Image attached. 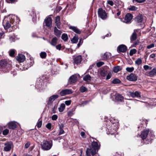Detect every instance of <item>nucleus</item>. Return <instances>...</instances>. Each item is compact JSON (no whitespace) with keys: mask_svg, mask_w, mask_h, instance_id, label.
<instances>
[{"mask_svg":"<svg viewBox=\"0 0 156 156\" xmlns=\"http://www.w3.org/2000/svg\"><path fill=\"white\" fill-rule=\"evenodd\" d=\"M20 21V19L17 16L12 15L9 17V20L4 21L3 25L5 30L11 27L14 30L17 28Z\"/></svg>","mask_w":156,"mask_h":156,"instance_id":"nucleus-1","label":"nucleus"},{"mask_svg":"<svg viewBox=\"0 0 156 156\" xmlns=\"http://www.w3.org/2000/svg\"><path fill=\"white\" fill-rule=\"evenodd\" d=\"M99 146L97 142H93L92 143V147L87 148L86 151V156H90V154L94 155L96 153V150L99 149Z\"/></svg>","mask_w":156,"mask_h":156,"instance_id":"nucleus-2","label":"nucleus"},{"mask_svg":"<svg viewBox=\"0 0 156 156\" xmlns=\"http://www.w3.org/2000/svg\"><path fill=\"white\" fill-rule=\"evenodd\" d=\"M52 145V141H44L42 145V147L44 150H48L51 148Z\"/></svg>","mask_w":156,"mask_h":156,"instance_id":"nucleus-3","label":"nucleus"},{"mask_svg":"<svg viewBox=\"0 0 156 156\" xmlns=\"http://www.w3.org/2000/svg\"><path fill=\"white\" fill-rule=\"evenodd\" d=\"M118 128V127L117 125L113 124L108 129V131L107 132V134L108 135L111 134L112 135L113 134L115 133L116 132V130Z\"/></svg>","mask_w":156,"mask_h":156,"instance_id":"nucleus-4","label":"nucleus"},{"mask_svg":"<svg viewBox=\"0 0 156 156\" xmlns=\"http://www.w3.org/2000/svg\"><path fill=\"white\" fill-rule=\"evenodd\" d=\"M98 14L99 17L102 20H105L107 18V14L105 11L101 8L98 9Z\"/></svg>","mask_w":156,"mask_h":156,"instance_id":"nucleus-5","label":"nucleus"},{"mask_svg":"<svg viewBox=\"0 0 156 156\" xmlns=\"http://www.w3.org/2000/svg\"><path fill=\"white\" fill-rule=\"evenodd\" d=\"M126 79L129 81H135L137 80V76L136 75L132 73L127 76Z\"/></svg>","mask_w":156,"mask_h":156,"instance_id":"nucleus-6","label":"nucleus"},{"mask_svg":"<svg viewBox=\"0 0 156 156\" xmlns=\"http://www.w3.org/2000/svg\"><path fill=\"white\" fill-rule=\"evenodd\" d=\"M58 97V95H54L50 97L47 101V104L51 105L53 102Z\"/></svg>","mask_w":156,"mask_h":156,"instance_id":"nucleus-7","label":"nucleus"},{"mask_svg":"<svg viewBox=\"0 0 156 156\" xmlns=\"http://www.w3.org/2000/svg\"><path fill=\"white\" fill-rule=\"evenodd\" d=\"M5 147H4V150L6 151H10L12 145V142H8L5 144Z\"/></svg>","mask_w":156,"mask_h":156,"instance_id":"nucleus-8","label":"nucleus"},{"mask_svg":"<svg viewBox=\"0 0 156 156\" xmlns=\"http://www.w3.org/2000/svg\"><path fill=\"white\" fill-rule=\"evenodd\" d=\"M149 129H144L141 133L140 136L143 140L145 139L147 137L149 132Z\"/></svg>","mask_w":156,"mask_h":156,"instance_id":"nucleus-9","label":"nucleus"},{"mask_svg":"<svg viewBox=\"0 0 156 156\" xmlns=\"http://www.w3.org/2000/svg\"><path fill=\"white\" fill-rule=\"evenodd\" d=\"M117 50L119 52H125L127 50V47L124 44H121L118 47Z\"/></svg>","mask_w":156,"mask_h":156,"instance_id":"nucleus-10","label":"nucleus"},{"mask_svg":"<svg viewBox=\"0 0 156 156\" xmlns=\"http://www.w3.org/2000/svg\"><path fill=\"white\" fill-rule=\"evenodd\" d=\"M132 17V15L131 14L127 13L126 15L124 20L123 22L126 23H129L131 22Z\"/></svg>","mask_w":156,"mask_h":156,"instance_id":"nucleus-11","label":"nucleus"},{"mask_svg":"<svg viewBox=\"0 0 156 156\" xmlns=\"http://www.w3.org/2000/svg\"><path fill=\"white\" fill-rule=\"evenodd\" d=\"M72 93L71 90L65 89L62 90L60 92V94L61 96H64L66 95L71 94Z\"/></svg>","mask_w":156,"mask_h":156,"instance_id":"nucleus-12","label":"nucleus"},{"mask_svg":"<svg viewBox=\"0 0 156 156\" xmlns=\"http://www.w3.org/2000/svg\"><path fill=\"white\" fill-rule=\"evenodd\" d=\"M44 23L46 26L50 28L51 27L52 23L51 18L48 17L46 18L44 20Z\"/></svg>","mask_w":156,"mask_h":156,"instance_id":"nucleus-13","label":"nucleus"},{"mask_svg":"<svg viewBox=\"0 0 156 156\" xmlns=\"http://www.w3.org/2000/svg\"><path fill=\"white\" fill-rule=\"evenodd\" d=\"M77 79V78L75 75H73L69 78V83L70 84L74 83L76 81Z\"/></svg>","mask_w":156,"mask_h":156,"instance_id":"nucleus-14","label":"nucleus"},{"mask_svg":"<svg viewBox=\"0 0 156 156\" xmlns=\"http://www.w3.org/2000/svg\"><path fill=\"white\" fill-rule=\"evenodd\" d=\"M130 94L133 98H140L141 97L140 93L137 91L135 92H130Z\"/></svg>","mask_w":156,"mask_h":156,"instance_id":"nucleus-15","label":"nucleus"},{"mask_svg":"<svg viewBox=\"0 0 156 156\" xmlns=\"http://www.w3.org/2000/svg\"><path fill=\"white\" fill-rule=\"evenodd\" d=\"M17 127V125L15 122H9L8 124V127L9 129H14Z\"/></svg>","mask_w":156,"mask_h":156,"instance_id":"nucleus-16","label":"nucleus"},{"mask_svg":"<svg viewBox=\"0 0 156 156\" xmlns=\"http://www.w3.org/2000/svg\"><path fill=\"white\" fill-rule=\"evenodd\" d=\"M82 58L81 55H78L74 58V62L75 64L80 63L82 60Z\"/></svg>","mask_w":156,"mask_h":156,"instance_id":"nucleus-17","label":"nucleus"},{"mask_svg":"<svg viewBox=\"0 0 156 156\" xmlns=\"http://www.w3.org/2000/svg\"><path fill=\"white\" fill-rule=\"evenodd\" d=\"M54 34L58 37H59L62 33V32L57 29L56 27H55L54 28Z\"/></svg>","mask_w":156,"mask_h":156,"instance_id":"nucleus-18","label":"nucleus"},{"mask_svg":"<svg viewBox=\"0 0 156 156\" xmlns=\"http://www.w3.org/2000/svg\"><path fill=\"white\" fill-rule=\"evenodd\" d=\"M17 60L20 62H23L25 59V56L23 55H18L16 57Z\"/></svg>","mask_w":156,"mask_h":156,"instance_id":"nucleus-19","label":"nucleus"},{"mask_svg":"<svg viewBox=\"0 0 156 156\" xmlns=\"http://www.w3.org/2000/svg\"><path fill=\"white\" fill-rule=\"evenodd\" d=\"M58 38L56 37H54L53 38L51 41H49V43L53 46H55L57 44Z\"/></svg>","mask_w":156,"mask_h":156,"instance_id":"nucleus-20","label":"nucleus"},{"mask_svg":"<svg viewBox=\"0 0 156 156\" xmlns=\"http://www.w3.org/2000/svg\"><path fill=\"white\" fill-rule=\"evenodd\" d=\"M7 65V62L5 60H2L0 61V67L3 68L6 67Z\"/></svg>","mask_w":156,"mask_h":156,"instance_id":"nucleus-21","label":"nucleus"},{"mask_svg":"<svg viewBox=\"0 0 156 156\" xmlns=\"http://www.w3.org/2000/svg\"><path fill=\"white\" fill-rule=\"evenodd\" d=\"M69 28L72 30L73 31L78 34H80L81 32L76 27L74 26H70Z\"/></svg>","mask_w":156,"mask_h":156,"instance_id":"nucleus-22","label":"nucleus"},{"mask_svg":"<svg viewBox=\"0 0 156 156\" xmlns=\"http://www.w3.org/2000/svg\"><path fill=\"white\" fill-rule=\"evenodd\" d=\"M148 75L150 77H153L156 75V68H154L150 71L148 73Z\"/></svg>","mask_w":156,"mask_h":156,"instance_id":"nucleus-23","label":"nucleus"},{"mask_svg":"<svg viewBox=\"0 0 156 156\" xmlns=\"http://www.w3.org/2000/svg\"><path fill=\"white\" fill-rule=\"evenodd\" d=\"M143 16L141 15L138 16L136 18V21L138 23L142 22L143 21Z\"/></svg>","mask_w":156,"mask_h":156,"instance_id":"nucleus-24","label":"nucleus"},{"mask_svg":"<svg viewBox=\"0 0 156 156\" xmlns=\"http://www.w3.org/2000/svg\"><path fill=\"white\" fill-rule=\"evenodd\" d=\"M107 74V71L104 69H101L100 72V76L102 77H105Z\"/></svg>","mask_w":156,"mask_h":156,"instance_id":"nucleus-25","label":"nucleus"},{"mask_svg":"<svg viewBox=\"0 0 156 156\" xmlns=\"http://www.w3.org/2000/svg\"><path fill=\"white\" fill-rule=\"evenodd\" d=\"M83 80L87 82H90L91 80V77L89 75H87L83 77Z\"/></svg>","mask_w":156,"mask_h":156,"instance_id":"nucleus-26","label":"nucleus"},{"mask_svg":"<svg viewBox=\"0 0 156 156\" xmlns=\"http://www.w3.org/2000/svg\"><path fill=\"white\" fill-rule=\"evenodd\" d=\"M136 34L135 33V30H134L130 37L131 41H133L136 40Z\"/></svg>","mask_w":156,"mask_h":156,"instance_id":"nucleus-27","label":"nucleus"},{"mask_svg":"<svg viewBox=\"0 0 156 156\" xmlns=\"http://www.w3.org/2000/svg\"><path fill=\"white\" fill-rule=\"evenodd\" d=\"M123 97L119 94H117L115 97V99L118 101H121L123 100Z\"/></svg>","mask_w":156,"mask_h":156,"instance_id":"nucleus-28","label":"nucleus"},{"mask_svg":"<svg viewBox=\"0 0 156 156\" xmlns=\"http://www.w3.org/2000/svg\"><path fill=\"white\" fill-rule=\"evenodd\" d=\"M78 40V37L76 34L73 37L71 40V41L74 43H76Z\"/></svg>","mask_w":156,"mask_h":156,"instance_id":"nucleus-29","label":"nucleus"},{"mask_svg":"<svg viewBox=\"0 0 156 156\" xmlns=\"http://www.w3.org/2000/svg\"><path fill=\"white\" fill-rule=\"evenodd\" d=\"M62 38L64 41H67L68 38L67 35L66 34H63L62 35Z\"/></svg>","mask_w":156,"mask_h":156,"instance_id":"nucleus-30","label":"nucleus"},{"mask_svg":"<svg viewBox=\"0 0 156 156\" xmlns=\"http://www.w3.org/2000/svg\"><path fill=\"white\" fill-rule=\"evenodd\" d=\"M65 107V104L64 103L61 104L60 106L58 108V110L60 112H62L64 109Z\"/></svg>","mask_w":156,"mask_h":156,"instance_id":"nucleus-31","label":"nucleus"},{"mask_svg":"<svg viewBox=\"0 0 156 156\" xmlns=\"http://www.w3.org/2000/svg\"><path fill=\"white\" fill-rule=\"evenodd\" d=\"M121 70L120 67L119 66L114 67L113 68V71L115 73H117Z\"/></svg>","mask_w":156,"mask_h":156,"instance_id":"nucleus-32","label":"nucleus"},{"mask_svg":"<svg viewBox=\"0 0 156 156\" xmlns=\"http://www.w3.org/2000/svg\"><path fill=\"white\" fill-rule=\"evenodd\" d=\"M120 80L118 79L115 78L114 79L112 82L113 84H119L121 83Z\"/></svg>","mask_w":156,"mask_h":156,"instance_id":"nucleus-33","label":"nucleus"},{"mask_svg":"<svg viewBox=\"0 0 156 156\" xmlns=\"http://www.w3.org/2000/svg\"><path fill=\"white\" fill-rule=\"evenodd\" d=\"M142 60L140 58H138L135 62V64L137 65H139L141 64Z\"/></svg>","mask_w":156,"mask_h":156,"instance_id":"nucleus-34","label":"nucleus"},{"mask_svg":"<svg viewBox=\"0 0 156 156\" xmlns=\"http://www.w3.org/2000/svg\"><path fill=\"white\" fill-rule=\"evenodd\" d=\"M9 55L10 56L13 57L14 56V54L15 53V51L14 49H11L10 50L9 52Z\"/></svg>","mask_w":156,"mask_h":156,"instance_id":"nucleus-35","label":"nucleus"},{"mask_svg":"<svg viewBox=\"0 0 156 156\" xmlns=\"http://www.w3.org/2000/svg\"><path fill=\"white\" fill-rule=\"evenodd\" d=\"M136 52V50L135 49H133L129 51V55L130 56H132L133 54H135Z\"/></svg>","mask_w":156,"mask_h":156,"instance_id":"nucleus-36","label":"nucleus"},{"mask_svg":"<svg viewBox=\"0 0 156 156\" xmlns=\"http://www.w3.org/2000/svg\"><path fill=\"white\" fill-rule=\"evenodd\" d=\"M126 70L129 72H132L134 70V68L133 67H127L126 69Z\"/></svg>","mask_w":156,"mask_h":156,"instance_id":"nucleus-37","label":"nucleus"},{"mask_svg":"<svg viewBox=\"0 0 156 156\" xmlns=\"http://www.w3.org/2000/svg\"><path fill=\"white\" fill-rule=\"evenodd\" d=\"M144 68L145 70H151L152 69V67L150 66H149L148 65H145L144 66Z\"/></svg>","mask_w":156,"mask_h":156,"instance_id":"nucleus-38","label":"nucleus"},{"mask_svg":"<svg viewBox=\"0 0 156 156\" xmlns=\"http://www.w3.org/2000/svg\"><path fill=\"white\" fill-rule=\"evenodd\" d=\"M46 56V53L44 52H41L40 54V56L42 58H45Z\"/></svg>","mask_w":156,"mask_h":156,"instance_id":"nucleus-39","label":"nucleus"},{"mask_svg":"<svg viewBox=\"0 0 156 156\" xmlns=\"http://www.w3.org/2000/svg\"><path fill=\"white\" fill-rule=\"evenodd\" d=\"M83 42V39L82 38H81L80 39L79 42L77 44V46L78 48L79 47L80 45L82 44Z\"/></svg>","mask_w":156,"mask_h":156,"instance_id":"nucleus-40","label":"nucleus"},{"mask_svg":"<svg viewBox=\"0 0 156 156\" xmlns=\"http://www.w3.org/2000/svg\"><path fill=\"white\" fill-rule=\"evenodd\" d=\"M146 0H133V2L134 3L137 2L139 3H141L144 2Z\"/></svg>","mask_w":156,"mask_h":156,"instance_id":"nucleus-41","label":"nucleus"},{"mask_svg":"<svg viewBox=\"0 0 156 156\" xmlns=\"http://www.w3.org/2000/svg\"><path fill=\"white\" fill-rule=\"evenodd\" d=\"M46 127L48 129H51V123H48L46 125Z\"/></svg>","mask_w":156,"mask_h":156,"instance_id":"nucleus-42","label":"nucleus"},{"mask_svg":"<svg viewBox=\"0 0 156 156\" xmlns=\"http://www.w3.org/2000/svg\"><path fill=\"white\" fill-rule=\"evenodd\" d=\"M9 132V130L7 129H6L3 131L2 133L3 135H7Z\"/></svg>","mask_w":156,"mask_h":156,"instance_id":"nucleus-43","label":"nucleus"},{"mask_svg":"<svg viewBox=\"0 0 156 156\" xmlns=\"http://www.w3.org/2000/svg\"><path fill=\"white\" fill-rule=\"evenodd\" d=\"M15 36L11 37L9 38V41L11 42H12L13 41L14 42L15 40Z\"/></svg>","mask_w":156,"mask_h":156,"instance_id":"nucleus-44","label":"nucleus"},{"mask_svg":"<svg viewBox=\"0 0 156 156\" xmlns=\"http://www.w3.org/2000/svg\"><path fill=\"white\" fill-rule=\"evenodd\" d=\"M42 123V122L41 121V120L39 121L37 123V124L36 125L37 127L38 128H40L41 126Z\"/></svg>","mask_w":156,"mask_h":156,"instance_id":"nucleus-45","label":"nucleus"},{"mask_svg":"<svg viewBox=\"0 0 156 156\" xmlns=\"http://www.w3.org/2000/svg\"><path fill=\"white\" fill-rule=\"evenodd\" d=\"M87 90V89L84 87L82 86L81 87L80 91L81 92H84Z\"/></svg>","mask_w":156,"mask_h":156,"instance_id":"nucleus-46","label":"nucleus"},{"mask_svg":"<svg viewBox=\"0 0 156 156\" xmlns=\"http://www.w3.org/2000/svg\"><path fill=\"white\" fill-rule=\"evenodd\" d=\"M60 22V17L59 16H56L55 19V23Z\"/></svg>","mask_w":156,"mask_h":156,"instance_id":"nucleus-47","label":"nucleus"},{"mask_svg":"<svg viewBox=\"0 0 156 156\" xmlns=\"http://www.w3.org/2000/svg\"><path fill=\"white\" fill-rule=\"evenodd\" d=\"M104 64V63L103 62H98L97 63V66L98 67H100Z\"/></svg>","mask_w":156,"mask_h":156,"instance_id":"nucleus-48","label":"nucleus"},{"mask_svg":"<svg viewBox=\"0 0 156 156\" xmlns=\"http://www.w3.org/2000/svg\"><path fill=\"white\" fill-rule=\"evenodd\" d=\"M5 33L3 31L0 32V38H3L4 36Z\"/></svg>","mask_w":156,"mask_h":156,"instance_id":"nucleus-49","label":"nucleus"},{"mask_svg":"<svg viewBox=\"0 0 156 156\" xmlns=\"http://www.w3.org/2000/svg\"><path fill=\"white\" fill-rule=\"evenodd\" d=\"M56 25L57 26V27L59 29H61V22L55 23Z\"/></svg>","mask_w":156,"mask_h":156,"instance_id":"nucleus-50","label":"nucleus"},{"mask_svg":"<svg viewBox=\"0 0 156 156\" xmlns=\"http://www.w3.org/2000/svg\"><path fill=\"white\" fill-rule=\"evenodd\" d=\"M154 47V44L153 43L151 44L150 45H148L147 46V49H150L151 48H152Z\"/></svg>","mask_w":156,"mask_h":156,"instance_id":"nucleus-51","label":"nucleus"},{"mask_svg":"<svg viewBox=\"0 0 156 156\" xmlns=\"http://www.w3.org/2000/svg\"><path fill=\"white\" fill-rule=\"evenodd\" d=\"M57 118L58 116L56 115H53L51 117L52 119L53 120H56L57 119Z\"/></svg>","mask_w":156,"mask_h":156,"instance_id":"nucleus-52","label":"nucleus"},{"mask_svg":"<svg viewBox=\"0 0 156 156\" xmlns=\"http://www.w3.org/2000/svg\"><path fill=\"white\" fill-rule=\"evenodd\" d=\"M80 135L83 138H85L86 137L85 133L83 132H82L80 133Z\"/></svg>","mask_w":156,"mask_h":156,"instance_id":"nucleus-53","label":"nucleus"},{"mask_svg":"<svg viewBox=\"0 0 156 156\" xmlns=\"http://www.w3.org/2000/svg\"><path fill=\"white\" fill-rule=\"evenodd\" d=\"M55 47L57 49L60 50L61 48V45L60 44H58V45L55 46Z\"/></svg>","mask_w":156,"mask_h":156,"instance_id":"nucleus-54","label":"nucleus"},{"mask_svg":"<svg viewBox=\"0 0 156 156\" xmlns=\"http://www.w3.org/2000/svg\"><path fill=\"white\" fill-rule=\"evenodd\" d=\"M111 77V73H108V75H107L106 78V80H108L110 79Z\"/></svg>","mask_w":156,"mask_h":156,"instance_id":"nucleus-55","label":"nucleus"},{"mask_svg":"<svg viewBox=\"0 0 156 156\" xmlns=\"http://www.w3.org/2000/svg\"><path fill=\"white\" fill-rule=\"evenodd\" d=\"M107 3L108 4L110 5L111 6H112L114 4V3L112 1H107Z\"/></svg>","mask_w":156,"mask_h":156,"instance_id":"nucleus-56","label":"nucleus"},{"mask_svg":"<svg viewBox=\"0 0 156 156\" xmlns=\"http://www.w3.org/2000/svg\"><path fill=\"white\" fill-rule=\"evenodd\" d=\"M71 103V100H68L66 101L65 102V104L67 105H69Z\"/></svg>","mask_w":156,"mask_h":156,"instance_id":"nucleus-57","label":"nucleus"},{"mask_svg":"<svg viewBox=\"0 0 156 156\" xmlns=\"http://www.w3.org/2000/svg\"><path fill=\"white\" fill-rule=\"evenodd\" d=\"M137 8L134 6H133L130 8L129 9L130 10H136L137 9Z\"/></svg>","mask_w":156,"mask_h":156,"instance_id":"nucleus-58","label":"nucleus"},{"mask_svg":"<svg viewBox=\"0 0 156 156\" xmlns=\"http://www.w3.org/2000/svg\"><path fill=\"white\" fill-rule=\"evenodd\" d=\"M30 143L29 142H28L25 145L24 147L26 148H27L30 146Z\"/></svg>","mask_w":156,"mask_h":156,"instance_id":"nucleus-59","label":"nucleus"},{"mask_svg":"<svg viewBox=\"0 0 156 156\" xmlns=\"http://www.w3.org/2000/svg\"><path fill=\"white\" fill-rule=\"evenodd\" d=\"M156 57V54H152L150 56V58H154Z\"/></svg>","mask_w":156,"mask_h":156,"instance_id":"nucleus-60","label":"nucleus"},{"mask_svg":"<svg viewBox=\"0 0 156 156\" xmlns=\"http://www.w3.org/2000/svg\"><path fill=\"white\" fill-rule=\"evenodd\" d=\"M59 132L58 134L59 135H61L62 134H63L64 132V131L63 129H59Z\"/></svg>","mask_w":156,"mask_h":156,"instance_id":"nucleus-61","label":"nucleus"},{"mask_svg":"<svg viewBox=\"0 0 156 156\" xmlns=\"http://www.w3.org/2000/svg\"><path fill=\"white\" fill-rule=\"evenodd\" d=\"M36 87L37 88H41V85H39L37 83L36 85Z\"/></svg>","mask_w":156,"mask_h":156,"instance_id":"nucleus-62","label":"nucleus"},{"mask_svg":"<svg viewBox=\"0 0 156 156\" xmlns=\"http://www.w3.org/2000/svg\"><path fill=\"white\" fill-rule=\"evenodd\" d=\"M64 127V125L63 124H61L59 125V129H63Z\"/></svg>","mask_w":156,"mask_h":156,"instance_id":"nucleus-63","label":"nucleus"},{"mask_svg":"<svg viewBox=\"0 0 156 156\" xmlns=\"http://www.w3.org/2000/svg\"><path fill=\"white\" fill-rule=\"evenodd\" d=\"M68 114L69 116H71L73 115V113L69 111L68 112Z\"/></svg>","mask_w":156,"mask_h":156,"instance_id":"nucleus-64","label":"nucleus"}]
</instances>
